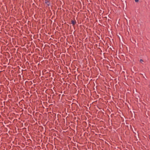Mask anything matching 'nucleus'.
<instances>
[{"instance_id": "f257e3e1", "label": "nucleus", "mask_w": 150, "mask_h": 150, "mask_svg": "<svg viewBox=\"0 0 150 150\" xmlns=\"http://www.w3.org/2000/svg\"><path fill=\"white\" fill-rule=\"evenodd\" d=\"M45 3L47 5V6H50L51 4V2L50 1L48 0H45Z\"/></svg>"}, {"instance_id": "f03ea898", "label": "nucleus", "mask_w": 150, "mask_h": 150, "mask_svg": "<svg viewBox=\"0 0 150 150\" xmlns=\"http://www.w3.org/2000/svg\"><path fill=\"white\" fill-rule=\"evenodd\" d=\"M71 23L74 26V25H75L76 24V22L75 21L72 20L71 21Z\"/></svg>"}, {"instance_id": "7ed1b4c3", "label": "nucleus", "mask_w": 150, "mask_h": 150, "mask_svg": "<svg viewBox=\"0 0 150 150\" xmlns=\"http://www.w3.org/2000/svg\"><path fill=\"white\" fill-rule=\"evenodd\" d=\"M143 62V60H142V59L140 60V62Z\"/></svg>"}, {"instance_id": "20e7f679", "label": "nucleus", "mask_w": 150, "mask_h": 150, "mask_svg": "<svg viewBox=\"0 0 150 150\" xmlns=\"http://www.w3.org/2000/svg\"><path fill=\"white\" fill-rule=\"evenodd\" d=\"M135 1L136 2H137L139 1L138 0H135Z\"/></svg>"}, {"instance_id": "39448f33", "label": "nucleus", "mask_w": 150, "mask_h": 150, "mask_svg": "<svg viewBox=\"0 0 150 150\" xmlns=\"http://www.w3.org/2000/svg\"><path fill=\"white\" fill-rule=\"evenodd\" d=\"M106 18V17H105L104 18H104Z\"/></svg>"}]
</instances>
